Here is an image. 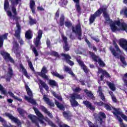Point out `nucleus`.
Returning a JSON list of instances; mask_svg holds the SVG:
<instances>
[{
  "mask_svg": "<svg viewBox=\"0 0 127 127\" xmlns=\"http://www.w3.org/2000/svg\"><path fill=\"white\" fill-rule=\"evenodd\" d=\"M61 56L64 58L66 63L69 64L70 66H73V65H74V62L70 60L72 59L70 55L68 54H62Z\"/></svg>",
  "mask_w": 127,
  "mask_h": 127,
  "instance_id": "nucleus-17",
  "label": "nucleus"
},
{
  "mask_svg": "<svg viewBox=\"0 0 127 127\" xmlns=\"http://www.w3.org/2000/svg\"><path fill=\"white\" fill-rule=\"evenodd\" d=\"M7 36H8V33H6L3 34L2 36L0 35V48L3 46V40H7Z\"/></svg>",
  "mask_w": 127,
  "mask_h": 127,
  "instance_id": "nucleus-21",
  "label": "nucleus"
},
{
  "mask_svg": "<svg viewBox=\"0 0 127 127\" xmlns=\"http://www.w3.org/2000/svg\"><path fill=\"white\" fill-rule=\"evenodd\" d=\"M120 14H123L127 18V8H125V9L121 10L120 11Z\"/></svg>",
  "mask_w": 127,
  "mask_h": 127,
  "instance_id": "nucleus-49",
  "label": "nucleus"
},
{
  "mask_svg": "<svg viewBox=\"0 0 127 127\" xmlns=\"http://www.w3.org/2000/svg\"><path fill=\"white\" fill-rule=\"evenodd\" d=\"M13 48H17L18 47H19V45L18 43H17V41H14L13 42Z\"/></svg>",
  "mask_w": 127,
  "mask_h": 127,
  "instance_id": "nucleus-59",
  "label": "nucleus"
},
{
  "mask_svg": "<svg viewBox=\"0 0 127 127\" xmlns=\"http://www.w3.org/2000/svg\"><path fill=\"white\" fill-rule=\"evenodd\" d=\"M113 44L115 48H116V51L117 52H119V53H122V51L120 49V47L118 45V44H117V42H116V41L114 40L113 41Z\"/></svg>",
  "mask_w": 127,
  "mask_h": 127,
  "instance_id": "nucleus-40",
  "label": "nucleus"
},
{
  "mask_svg": "<svg viewBox=\"0 0 127 127\" xmlns=\"http://www.w3.org/2000/svg\"><path fill=\"white\" fill-rule=\"evenodd\" d=\"M41 109L45 114L48 115V117L50 118V119H52L53 118L52 114H51L45 107L41 106Z\"/></svg>",
  "mask_w": 127,
  "mask_h": 127,
  "instance_id": "nucleus-25",
  "label": "nucleus"
},
{
  "mask_svg": "<svg viewBox=\"0 0 127 127\" xmlns=\"http://www.w3.org/2000/svg\"><path fill=\"white\" fill-rule=\"evenodd\" d=\"M98 92L99 94V96L102 101H103V102H106V97H105V95L103 93V89H102L101 86L98 87Z\"/></svg>",
  "mask_w": 127,
  "mask_h": 127,
  "instance_id": "nucleus-24",
  "label": "nucleus"
},
{
  "mask_svg": "<svg viewBox=\"0 0 127 127\" xmlns=\"http://www.w3.org/2000/svg\"><path fill=\"white\" fill-rule=\"evenodd\" d=\"M64 24L65 27L67 28L71 27L72 32L76 34L78 40H82V27H81V24L78 23L74 26L71 21L67 20L65 21V16L64 14H62L60 17V26L62 27V26H64Z\"/></svg>",
  "mask_w": 127,
  "mask_h": 127,
  "instance_id": "nucleus-2",
  "label": "nucleus"
},
{
  "mask_svg": "<svg viewBox=\"0 0 127 127\" xmlns=\"http://www.w3.org/2000/svg\"><path fill=\"white\" fill-rule=\"evenodd\" d=\"M8 7H9V2H8V0H4V10H6V9H8Z\"/></svg>",
  "mask_w": 127,
  "mask_h": 127,
  "instance_id": "nucleus-44",
  "label": "nucleus"
},
{
  "mask_svg": "<svg viewBox=\"0 0 127 127\" xmlns=\"http://www.w3.org/2000/svg\"><path fill=\"white\" fill-rule=\"evenodd\" d=\"M110 89L112 90L113 92L116 91V86H115V84L112 82H109L108 84Z\"/></svg>",
  "mask_w": 127,
  "mask_h": 127,
  "instance_id": "nucleus-43",
  "label": "nucleus"
},
{
  "mask_svg": "<svg viewBox=\"0 0 127 127\" xmlns=\"http://www.w3.org/2000/svg\"><path fill=\"white\" fill-rule=\"evenodd\" d=\"M103 107L104 108H105V109H106L107 111H112V110L115 111V112H113L112 113L114 115V116H116V117H118V115H121L122 114V113L120 112L119 110L113 107V106L110 103H105Z\"/></svg>",
  "mask_w": 127,
  "mask_h": 127,
  "instance_id": "nucleus-9",
  "label": "nucleus"
},
{
  "mask_svg": "<svg viewBox=\"0 0 127 127\" xmlns=\"http://www.w3.org/2000/svg\"><path fill=\"white\" fill-rule=\"evenodd\" d=\"M0 91L1 93L3 94L5 96H6L7 95V91H6V90H5V88L1 85V84H0Z\"/></svg>",
  "mask_w": 127,
  "mask_h": 127,
  "instance_id": "nucleus-41",
  "label": "nucleus"
},
{
  "mask_svg": "<svg viewBox=\"0 0 127 127\" xmlns=\"http://www.w3.org/2000/svg\"><path fill=\"white\" fill-rule=\"evenodd\" d=\"M33 110H34L35 114L37 115L38 118H39V121L40 124H42L43 126H46V123H44V121L42 119H43V115L39 112L38 109L34 107H33Z\"/></svg>",
  "mask_w": 127,
  "mask_h": 127,
  "instance_id": "nucleus-14",
  "label": "nucleus"
},
{
  "mask_svg": "<svg viewBox=\"0 0 127 127\" xmlns=\"http://www.w3.org/2000/svg\"><path fill=\"white\" fill-rule=\"evenodd\" d=\"M43 100L46 102V104H47L48 106H50V107H54L55 106L54 103L50 101V99L46 97V95H44L43 96Z\"/></svg>",
  "mask_w": 127,
  "mask_h": 127,
  "instance_id": "nucleus-26",
  "label": "nucleus"
},
{
  "mask_svg": "<svg viewBox=\"0 0 127 127\" xmlns=\"http://www.w3.org/2000/svg\"><path fill=\"white\" fill-rule=\"evenodd\" d=\"M113 23H115V25H117V26H121V25H122V24L123 23L121 22V20H120L115 21L114 22H113Z\"/></svg>",
  "mask_w": 127,
  "mask_h": 127,
  "instance_id": "nucleus-56",
  "label": "nucleus"
},
{
  "mask_svg": "<svg viewBox=\"0 0 127 127\" xmlns=\"http://www.w3.org/2000/svg\"><path fill=\"white\" fill-rule=\"evenodd\" d=\"M46 44L47 48H50L51 47V42H50V40L47 39L46 41Z\"/></svg>",
  "mask_w": 127,
  "mask_h": 127,
  "instance_id": "nucleus-57",
  "label": "nucleus"
},
{
  "mask_svg": "<svg viewBox=\"0 0 127 127\" xmlns=\"http://www.w3.org/2000/svg\"><path fill=\"white\" fill-rule=\"evenodd\" d=\"M48 72V70H47V68L45 66H43L42 70L41 72H38V75L39 76H40V77H42L43 79H45V80H47L48 81L49 80V77H48V76L46 75L47 73Z\"/></svg>",
  "mask_w": 127,
  "mask_h": 127,
  "instance_id": "nucleus-13",
  "label": "nucleus"
},
{
  "mask_svg": "<svg viewBox=\"0 0 127 127\" xmlns=\"http://www.w3.org/2000/svg\"><path fill=\"white\" fill-rule=\"evenodd\" d=\"M42 34H43V31L42 30H39L38 32L37 36L34 39L33 42L35 47H33V45L31 46L32 50L35 54V57H37L39 55L38 52L37 51V50H36V48H38V47H40V46L42 45L41 38H42Z\"/></svg>",
  "mask_w": 127,
  "mask_h": 127,
  "instance_id": "nucleus-4",
  "label": "nucleus"
},
{
  "mask_svg": "<svg viewBox=\"0 0 127 127\" xmlns=\"http://www.w3.org/2000/svg\"><path fill=\"white\" fill-rule=\"evenodd\" d=\"M84 91L86 94L87 97H89V98H90V99H92V100H94V99H95V96H94V95L93 94V93H92V92L89 91L87 89H85Z\"/></svg>",
  "mask_w": 127,
  "mask_h": 127,
  "instance_id": "nucleus-32",
  "label": "nucleus"
},
{
  "mask_svg": "<svg viewBox=\"0 0 127 127\" xmlns=\"http://www.w3.org/2000/svg\"><path fill=\"white\" fill-rule=\"evenodd\" d=\"M46 122H47V123H48V124L49 125V126H50L51 127H58V126H57V125H56L55 124H54V123H53V122H52V121H51L48 118H47L46 119Z\"/></svg>",
  "mask_w": 127,
  "mask_h": 127,
  "instance_id": "nucleus-36",
  "label": "nucleus"
},
{
  "mask_svg": "<svg viewBox=\"0 0 127 127\" xmlns=\"http://www.w3.org/2000/svg\"><path fill=\"white\" fill-rule=\"evenodd\" d=\"M29 23L31 25H34L37 23V20L36 19H33L32 16H29Z\"/></svg>",
  "mask_w": 127,
  "mask_h": 127,
  "instance_id": "nucleus-35",
  "label": "nucleus"
},
{
  "mask_svg": "<svg viewBox=\"0 0 127 127\" xmlns=\"http://www.w3.org/2000/svg\"><path fill=\"white\" fill-rule=\"evenodd\" d=\"M0 54L5 61H9L10 63L14 64V60L11 57L10 54H8V53L4 52V51H1L0 52Z\"/></svg>",
  "mask_w": 127,
  "mask_h": 127,
  "instance_id": "nucleus-11",
  "label": "nucleus"
},
{
  "mask_svg": "<svg viewBox=\"0 0 127 127\" xmlns=\"http://www.w3.org/2000/svg\"><path fill=\"white\" fill-rule=\"evenodd\" d=\"M5 115L6 117H7L8 118H9V119L11 120L12 122H13V123H14L15 124H16L17 127H21V125H22L21 122H20V121L17 118L14 117L10 113H5Z\"/></svg>",
  "mask_w": 127,
  "mask_h": 127,
  "instance_id": "nucleus-10",
  "label": "nucleus"
},
{
  "mask_svg": "<svg viewBox=\"0 0 127 127\" xmlns=\"http://www.w3.org/2000/svg\"><path fill=\"white\" fill-rule=\"evenodd\" d=\"M28 117L30 120H31L32 122V123H34V124H35L36 126L37 127H39V124L38 123V118H37V117L35 116H33L31 114H30L28 115Z\"/></svg>",
  "mask_w": 127,
  "mask_h": 127,
  "instance_id": "nucleus-20",
  "label": "nucleus"
},
{
  "mask_svg": "<svg viewBox=\"0 0 127 127\" xmlns=\"http://www.w3.org/2000/svg\"><path fill=\"white\" fill-rule=\"evenodd\" d=\"M103 13V16L105 19L106 21H110V28L113 32H116L118 30V26H116L115 23H113L112 19L110 18V15H109V12L107 7L102 6L100 7L94 14H91L89 17V24H92L94 23L95 20H96V17H99L101 16V14Z\"/></svg>",
  "mask_w": 127,
  "mask_h": 127,
  "instance_id": "nucleus-1",
  "label": "nucleus"
},
{
  "mask_svg": "<svg viewBox=\"0 0 127 127\" xmlns=\"http://www.w3.org/2000/svg\"><path fill=\"white\" fill-rule=\"evenodd\" d=\"M35 1L34 0H31L30 1V8L31 9L32 13L35 14L36 12H35Z\"/></svg>",
  "mask_w": 127,
  "mask_h": 127,
  "instance_id": "nucleus-27",
  "label": "nucleus"
},
{
  "mask_svg": "<svg viewBox=\"0 0 127 127\" xmlns=\"http://www.w3.org/2000/svg\"><path fill=\"white\" fill-rule=\"evenodd\" d=\"M107 118L106 114L103 112H100L97 116V121L99 122L100 125H102L105 123V119Z\"/></svg>",
  "mask_w": 127,
  "mask_h": 127,
  "instance_id": "nucleus-16",
  "label": "nucleus"
},
{
  "mask_svg": "<svg viewBox=\"0 0 127 127\" xmlns=\"http://www.w3.org/2000/svg\"><path fill=\"white\" fill-rule=\"evenodd\" d=\"M61 0L63 1L62 2V4H64V5H66L67 3H68V1H67V0Z\"/></svg>",
  "mask_w": 127,
  "mask_h": 127,
  "instance_id": "nucleus-63",
  "label": "nucleus"
},
{
  "mask_svg": "<svg viewBox=\"0 0 127 127\" xmlns=\"http://www.w3.org/2000/svg\"><path fill=\"white\" fill-rule=\"evenodd\" d=\"M55 105H56L57 107L60 109V110H62L63 111H65V107L63 104H60V103L57 101H55Z\"/></svg>",
  "mask_w": 127,
  "mask_h": 127,
  "instance_id": "nucleus-38",
  "label": "nucleus"
},
{
  "mask_svg": "<svg viewBox=\"0 0 127 127\" xmlns=\"http://www.w3.org/2000/svg\"><path fill=\"white\" fill-rule=\"evenodd\" d=\"M63 115L64 118L65 120H67V121H71V118H72V114H71V113L64 111L63 112Z\"/></svg>",
  "mask_w": 127,
  "mask_h": 127,
  "instance_id": "nucleus-28",
  "label": "nucleus"
},
{
  "mask_svg": "<svg viewBox=\"0 0 127 127\" xmlns=\"http://www.w3.org/2000/svg\"><path fill=\"white\" fill-rule=\"evenodd\" d=\"M14 51L17 54H19V47L18 48H14Z\"/></svg>",
  "mask_w": 127,
  "mask_h": 127,
  "instance_id": "nucleus-61",
  "label": "nucleus"
},
{
  "mask_svg": "<svg viewBox=\"0 0 127 127\" xmlns=\"http://www.w3.org/2000/svg\"><path fill=\"white\" fill-rule=\"evenodd\" d=\"M87 124L89 127H99L97 124H95L89 120L87 121Z\"/></svg>",
  "mask_w": 127,
  "mask_h": 127,
  "instance_id": "nucleus-47",
  "label": "nucleus"
},
{
  "mask_svg": "<svg viewBox=\"0 0 127 127\" xmlns=\"http://www.w3.org/2000/svg\"><path fill=\"white\" fill-rule=\"evenodd\" d=\"M16 21V25L17 29L15 32L14 36L16 37L17 39H18L19 43L20 45H23V40L20 39V32H21V27L18 22V20L15 21Z\"/></svg>",
  "mask_w": 127,
  "mask_h": 127,
  "instance_id": "nucleus-8",
  "label": "nucleus"
},
{
  "mask_svg": "<svg viewBox=\"0 0 127 127\" xmlns=\"http://www.w3.org/2000/svg\"><path fill=\"white\" fill-rule=\"evenodd\" d=\"M62 38L64 43V50L65 51H69L70 48L68 47V39L64 35H62Z\"/></svg>",
  "mask_w": 127,
  "mask_h": 127,
  "instance_id": "nucleus-19",
  "label": "nucleus"
},
{
  "mask_svg": "<svg viewBox=\"0 0 127 127\" xmlns=\"http://www.w3.org/2000/svg\"><path fill=\"white\" fill-rule=\"evenodd\" d=\"M60 15V10H59V9H58L55 14V19H56V20H57V19H58V18H59Z\"/></svg>",
  "mask_w": 127,
  "mask_h": 127,
  "instance_id": "nucleus-54",
  "label": "nucleus"
},
{
  "mask_svg": "<svg viewBox=\"0 0 127 127\" xmlns=\"http://www.w3.org/2000/svg\"><path fill=\"white\" fill-rule=\"evenodd\" d=\"M17 111L19 113V114L20 115V116H21V117H22V118H24V115L26 114V112L24 110L20 108H18L17 109Z\"/></svg>",
  "mask_w": 127,
  "mask_h": 127,
  "instance_id": "nucleus-37",
  "label": "nucleus"
},
{
  "mask_svg": "<svg viewBox=\"0 0 127 127\" xmlns=\"http://www.w3.org/2000/svg\"><path fill=\"white\" fill-rule=\"evenodd\" d=\"M8 94L9 95L10 97H12V98H13V99H14L16 97L14 95V94H13V93H12V92H11V91H8Z\"/></svg>",
  "mask_w": 127,
  "mask_h": 127,
  "instance_id": "nucleus-60",
  "label": "nucleus"
},
{
  "mask_svg": "<svg viewBox=\"0 0 127 127\" xmlns=\"http://www.w3.org/2000/svg\"><path fill=\"white\" fill-rule=\"evenodd\" d=\"M76 60L78 63L79 66H80V67H81V68L83 69L84 73H85L86 74H88V73H89V71H90V69H88V67L86 66V65L84 63V62L81 61V57L79 56V57L76 58Z\"/></svg>",
  "mask_w": 127,
  "mask_h": 127,
  "instance_id": "nucleus-12",
  "label": "nucleus"
},
{
  "mask_svg": "<svg viewBox=\"0 0 127 127\" xmlns=\"http://www.w3.org/2000/svg\"><path fill=\"white\" fill-rule=\"evenodd\" d=\"M98 73L99 74L102 73V75L100 76V81L104 80V77H105L106 78H111V75L107 72V70H104L101 68H98Z\"/></svg>",
  "mask_w": 127,
  "mask_h": 127,
  "instance_id": "nucleus-15",
  "label": "nucleus"
},
{
  "mask_svg": "<svg viewBox=\"0 0 127 127\" xmlns=\"http://www.w3.org/2000/svg\"><path fill=\"white\" fill-rule=\"evenodd\" d=\"M25 89L27 92V94L28 96H29L28 97L27 96H25V100L27 101L29 103H30L31 104H32V105H36L37 103L34 99H32V98L33 97V94H32V91H31V90H30V88H29V86L27 85V84H25Z\"/></svg>",
  "mask_w": 127,
  "mask_h": 127,
  "instance_id": "nucleus-5",
  "label": "nucleus"
},
{
  "mask_svg": "<svg viewBox=\"0 0 127 127\" xmlns=\"http://www.w3.org/2000/svg\"><path fill=\"white\" fill-rule=\"evenodd\" d=\"M110 50L111 51V52L112 53V54H113V55L114 56H115V57L118 56V55H119V54H118L116 52V50H115V49H114L113 48V47H111L110 48Z\"/></svg>",
  "mask_w": 127,
  "mask_h": 127,
  "instance_id": "nucleus-46",
  "label": "nucleus"
},
{
  "mask_svg": "<svg viewBox=\"0 0 127 127\" xmlns=\"http://www.w3.org/2000/svg\"><path fill=\"white\" fill-rule=\"evenodd\" d=\"M8 75L12 77L13 76V70H12V68L11 67H9L8 68Z\"/></svg>",
  "mask_w": 127,
  "mask_h": 127,
  "instance_id": "nucleus-52",
  "label": "nucleus"
},
{
  "mask_svg": "<svg viewBox=\"0 0 127 127\" xmlns=\"http://www.w3.org/2000/svg\"><path fill=\"white\" fill-rule=\"evenodd\" d=\"M19 68L20 70H22L23 74L26 78H29V75H28V73H27V71H26V69L24 68V66H23V64H19Z\"/></svg>",
  "mask_w": 127,
  "mask_h": 127,
  "instance_id": "nucleus-29",
  "label": "nucleus"
},
{
  "mask_svg": "<svg viewBox=\"0 0 127 127\" xmlns=\"http://www.w3.org/2000/svg\"><path fill=\"white\" fill-rule=\"evenodd\" d=\"M27 62L28 64V66L31 70H32V71H34V67H33V65L32 64V63H31V61H30V60H27Z\"/></svg>",
  "mask_w": 127,
  "mask_h": 127,
  "instance_id": "nucleus-48",
  "label": "nucleus"
},
{
  "mask_svg": "<svg viewBox=\"0 0 127 127\" xmlns=\"http://www.w3.org/2000/svg\"><path fill=\"white\" fill-rule=\"evenodd\" d=\"M89 55L91 56L92 60L96 62V63H98L100 66V67H105L106 66V64L102 60L101 58L99 57V56L96 55L94 52L91 51H88Z\"/></svg>",
  "mask_w": 127,
  "mask_h": 127,
  "instance_id": "nucleus-6",
  "label": "nucleus"
},
{
  "mask_svg": "<svg viewBox=\"0 0 127 127\" xmlns=\"http://www.w3.org/2000/svg\"><path fill=\"white\" fill-rule=\"evenodd\" d=\"M120 59L123 65H124L125 66H127V62L126 61V58H125V57L123 56H120Z\"/></svg>",
  "mask_w": 127,
  "mask_h": 127,
  "instance_id": "nucleus-45",
  "label": "nucleus"
},
{
  "mask_svg": "<svg viewBox=\"0 0 127 127\" xmlns=\"http://www.w3.org/2000/svg\"><path fill=\"white\" fill-rule=\"evenodd\" d=\"M9 1H11V11L13 12L14 15H12V13L10 10H7L6 11L7 15L10 17V18H12L13 20H15V21H17L18 19H20V18L17 16V11H16V8H15V5H17L19 3V2H21L22 0H9Z\"/></svg>",
  "mask_w": 127,
  "mask_h": 127,
  "instance_id": "nucleus-3",
  "label": "nucleus"
},
{
  "mask_svg": "<svg viewBox=\"0 0 127 127\" xmlns=\"http://www.w3.org/2000/svg\"><path fill=\"white\" fill-rule=\"evenodd\" d=\"M105 104L104 102L102 101H100L99 102H94V105H96L97 107H102V106H105Z\"/></svg>",
  "mask_w": 127,
  "mask_h": 127,
  "instance_id": "nucleus-53",
  "label": "nucleus"
},
{
  "mask_svg": "<svg viewBox=\"0 0 127 127\" xmlns=\"http://www.w3.org/2000/svg\"><path fill=\"white\" fill-rule=\"evenodd\" d=\"M25 37L26 39H27L28 40H30V39H32V37H33V34H32V31H31V30L30 29L26 31L25 33Z\"/></svg>",
  "mask_w": 127,
  "mask_h": 127,
  "instance_id": "nucleus-22",
  "label": "nucleus"
},
{
  "mask_svg": "<svg viewBox=\"0 0 127 127\" xmlns=\"http://www.w3.org/2000/svg\"><path fill=\"white\" fill-rule=\"evenodd\" d=\"M80 91H82V89L80 87H76L73 90L74 93H80Z\"/></svg>",
  "mask_w": 127,
  "mask_h": 127,
  "instance_id": "nucleus-58",
  "label": "nucleus"
},
{
  "mask_svg": "<svg viewBox=\"0 0 127 127\" xmlns=\"http://www.w3.org/2000/svg\"><path fill=\"white\" fill-rule=\"evenodd\" d=\"M83 103L87 109H89L91 111H95V107L92 105V103H91V102L88 101H83Z\"/></svg>",
  "mask_w": 127,
  "mask_h": 127,
  "instance_id": "nucleus-23",
  "label": "nucleus"
},
{
  "mask_svg": "<svg viewBox=\"0 0 127 127\" xmlns=\"http://www.w3.org/2000/svg\"><path fill=\"white\" fill-rule=\"evenodd\" d=\"M38 81L39 82V84H40L41 86L46 90V91L49 89L48 85H47V84L45 82H43V81H42L40 78H39Z\"/></svg>",
  "mask_w": 127,
  "mask_h": 127,
  "instance_id": "nucleus-31",
  "label": "nucleus"
},
{
  "mask_svg": "<svg viewBox=\"0 0 127 127\" xmlns=\"http://www.w3.org/2000/svg\"><path fill=\"white\" fill-rule=\"evenodd\" d=\"M76 99L82 100V97L80 94L73 93L71 95L69 102L72 107H78L79 106V103L76 101Z\"/></svg>",
  "mask_w": 127,
  "mask_h": 127,
  "instance_id": "nucleus-7",
  "label": "nucleus"
},
{
  "mask_svg": "<svg viewBox=\"0 0 127 127\" xmlns=\"http://www.w3.org/2000/svg\"><path fill=\"white\" fill-rule=\"evenodd\" d=\"M119 121L120 122V127H127V125H125L124 122H123V119L119 117Z\"/></svg>",
  "mask_w": 127,
  "mask_h": 127,
  "instance_id": "nucleus-51",
  "label": "nucleus"
},
{
  "mask_svg": "<svg viewBox=\"0 0 127 127\" xmlns=\"http://www.w3.org/2000/svg\"><path fill=\"white\" fill-rule=\"evenodd\" d=\"M120 26L122 27V30L127 31V24L126 23H122Z\"/></svg>",
  "mask_w": 127,
  "mask_h": 127,
  "instance_id": "nucleus-50",
  "label": "nucleus"
},
{
  "mask_svg": "<svg viewBox=\"0 0 127 127\" xmlns=\"http://www.w3.org/2000/svg\"><path fill=\"white\" fill-rule=\"evenodd\" d=\"M64 70V72H67L68 73L69 75H71L72 77H75V74H74V72H73V71H72V69L68 66L65 65Z\"/></svg>",
  "mask_w": 127,
  "mask_h": 127,
  "instance_id": "nucleus-30",
  "label": "nucleus"
},
{
  "mask_svg": "<svg viewBox=\"0 0 127 127\" xmlns=\"http://www.w3.org/2000/svg\"><path fill=\"white\" fill-rule=\"evenodd\" d=\"M52 75L55 76V77H57V78H59V79H64V75H60L58 72H55L53 71L52 72Z\"/></svg>",
  "mask_w": 127,
  "mask_h": 127,
  "instance_id": "nucleus-42",
  "label": "nucleus"
},
{
  "mask_svg": "<svg viewBox=\"0 0 127 127\" xmlns=\"http://www.w3.org/2000/svg\"><path fill=\"white\" fill-rule=\"evenodd\" d=\"M47 55H51V56H54L55 57H60L59 54L57 52H55L54 51H51V52H48L47 53Z\"/></svg>",
  "mask_w": 127,
  "mask_h": 127,
  "instance_id": "nucleus-33",
  "label": "nucleus"
},
{
  "mask_svg": "<svg viewBox=\"0 0 127 127\" xmlns=\"http://www.w3.org/2000/svg\"><path fill=\"white\" fill-rule=\"evenodd\" d=\"M75 4L76 10L78 14H82V8L80 6V0H73Z\"/></svg>",
  "mask_w": 127,
  "mask_h": 127,
  "instance_id": "nucleus-18",
  "label": "nucleus"
},
{
  "mask_svg": "<svg viewBox=\"0 0 127 127\" xmlns=\"http://www.w3.org/2000/svg\"><path fill=\"white\" fill-rule=\"evenodd\" d=\"M0 123H2V125L4 127H10L8 125H7V122L4 119L2 118L1 116H0Z\"/></svg>",
  "mask_w": 127,
  "mask_h": 127,
  "instance_id": "nucleus-39",
  "label": "nucleus"
},
{
  "mask_svg": "<svg viewBox=\"0 0 127 127\" xmlns=\"http://www.w3.org/2000/svg\"><path fill=\"white\" fill-rule=\"evenodd\" d=\"M85 41L86 42V43H87L89 48H91L92 49V44L91 43V42H90V41H89V40H88L87 38H85Z\"/></svg>",
  "mask_w": 127,
  "mask_h": 127,
  "instance_id": "nucleus-55",
  "label": "nucleus"
},
{
  "mask_svg": "<svg viewBox=\"0 0 127 127\" xmlns=\"http://www.w3.org/2000/svg\"><path fill=\"white\" fill-rule=\"evenodd\" d=\"M112 99L113 102H114V103H117V102H118V100H117V98H116V96H112Z\"/></svg>",
  "mask_w": 127,
  "mask_h": 127,
  "instance_id": "nucleus-62",
  "label": "nucleus"
},
{
  "mask_svg": "<svg viewBox=\"0 0 127 127\" xmlns=\"http://www.w3.org/2000/svg\"><path fill=\"white\" fill-rule=\"evenodd\" d=\"M15 100H17V101H18V102H22V99L20 98H18L17 96L15 97V98H14Z\"/></svg>",
  "mask_w": 127,
  "mask_h": 127,
  "instance_id": "nucleus-64",
  "label": "nucleus"
},
{
  "mask_svg": "<svg viewBox=\"0 0 127 127\" xmlns=\"http://www.w3.org/2000/svg\"><path fill=\"white\" fill-rule=\"evenodd\" d=\"M48 84L52 88H54V87H57L58 86V83L55 80L50 79Z\"/></svg>",
  "mask_w": 127,
  "mask_h": 127,
  "instance_id": "nucleus-34",
  "label": "nucleus"
}]
</instances>
